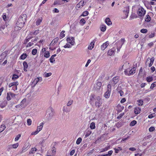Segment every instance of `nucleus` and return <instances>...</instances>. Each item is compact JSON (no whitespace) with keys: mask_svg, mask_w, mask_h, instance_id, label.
<instances>
[{"mask_svg":"<svg viewBox=\"0 0 156 156\" xmlns=\"http://www.w3.org/2000/svg\"><path fill=\"white\" fill-rule=\"evenodd\" d=\"M27 16L26 14H22L20 16L16 23L17 27L21 28L23 26L26 21Z\"/></svg>","mask_w":156,"mask_h":156,"instance_id":"obj_1","label":"nucleus"},{"mask_svg":"<svg viewBox=\"0 0 156 156\" xmlns=\"http://www.w3.org/2000/svg\"><path fill=\"white\" fill-rule=\"evenodd\" d=\"M74 40V38L73 37H68L66 39L67 43L63 47L65 48H71L75 43Z\"/></svg>","mask_w":156,"mask_h":156,"instance_id":"obj_2","label":"nucleus"},{"mask_svg":"<svg viewBox=\"0 0 156 156\" xmlns=\"http://www.w3.org/2000/svg\"><path fill=\"white\" fill-rule=\"evenodd\" d=\"M44 125V123L41 122L39 125V126H37V129L35 131L32 132L31 134V135H36L40 131H41Z\"/></svg>","mask_w":156,"mask_h":156,"instance_id":"obj_3","label":"nucleus"},{"mask_svg":"<svg viewBox=\"0 0 156 156\" xmlns=\"http://www.w3.org/2000/svg\"><path fill=\"white\" fill-rule=\"evenodd\" d=\"M146 11L142 7L139 6L138 7L137 13L140 16L144 15L146 13Z\"/></svg>","mask_w":156,"mask_h":156,"instance_id":"obj_4","label":"nucleus"},{"mask_svg":"<svg viewBox=\"0 0 156 156\" xmlns=\"http://www.w3.org/2000/svg\"><path fill=\"white\" fill-rule=\"evenodd\" d=\"M54 110L51 108H49L47 110L46 114L48 119H50L54 115Z\"/></svg>","mask_w":156,"mask_h":156,"instance_id":"obj_5","label":"nucleus"},{"mask_svg":"<svg viewBox=\"0 0 156 156\" xmlns=\"http://www.w3.org/2000/svg\"><path fill=\"white\" fill-rule=\"evenodd\" d=\"M136 68L134 67L132 69L129 71L127 70H125L124 71L125 74L127 76H130L134 74L135 72Z\"/></svg>","mask_w":156,"mask_h":156,"instance_id":"obj_6","label":"nucleus"},{"mask_svg":"<svg viewBox=\"0 0 156 156\" xmlns=\"http://www.w3.org/2000/svg\"><path fill=\"white\" fill-rule=\"evenodd\" d=\"M42 80V78L41 77H38L35 78L32 82V85L33 86H35L39 81Z\"/></svg>","mask_w":156,"mask_h":156,"instance_id":"obj_7","label":"nucleus"},{"mask_svg":"<svg viewBox=\"0 0 156 156\" xmlns=\"http://www.w3.org/2000/svg\"><path fill=\"white\" fill-rule=\"evenodd\" d=\"M101 85L102 83L101 82H97L94 87L95 89L97 91H99L100 90Z\"/></svg>","mask_w":156,"mask_h":156,"instance_id":"obj_8","label":"nucleus"},{"mask_svg":"<svg viewBox=\"0 0 156 156\" xmlns=\"http://www.w3.org/2000/svg\"><path fill=\"white\" fill-rule=\"evenodd\" d=\"M101 98L99 96L97 98V100L95 101V105L98 107H99L101 104Z\"/></svg>","mask_w":156,"mask_h":156,"instance_id":"obj_9","label":"nucleus"},{"mask_svg":"<svg viewBox=\"0 0 156 156\" xmlns=\"http://www.w3.org/2000/svg\"><path fill=\"white\" fill-rule=\"evenodd\" d=\"M129 8L128 6H126L124 8L123 12L126 17H127L129 13Z\"/></svg>","mask_w":156,"mask_h":156,"instance_id":"obj_10","label":"nucleus"},{"mask_svg":"<svg viewBox=\"0 0 156 156\" xmlns=\"http://www.w3.org/2000/svg\"><path fill=\"white\" fill-rule=\"evenodd\" d=\"M86 4V2L84 1L81 0L80 1L78 4L76 5V7L78 8H80L81 7H83L84 5Z\"/></svg>","mask_w":156,"mask_h":156,"instance_id":"obj_11","label":"nucleus"},{"mask_svg":"<svg viewBox=\"0 0 156 156\" xmlns=\"http://www.w3.org/2000/svg\"><path fill=\"white\" fill-rule=\"evenodd\" d=\"M109 44L108 41H106L102 44L101 46V48L102 50H104L106 48Z\"/></svg>","mask_w":156,"mask_h":156,"instance_id":"obj_12","label":"nucleus"},{"mask_svg":"<svg viewBox=\"0 0 156 156\" xmlns=\"http://www.w3.org/2000/svg\"><path fill=\"white\" fill-rule=\"evenodd\" d=\"M141 111V109L140 108L136 107L134 108V112L136 114H139Z\"/></svg>","mask_w":156,"mask_h":156,"instance_id":"obj_13","label":"nucleus"},{"mask_svg":"<svg viewBox=\"0 0 156 156\" xmlns=\"http://www.w3.org/2000/svg\"><path fill=\"white\" fill-rule=\"evenodd\" d=\"M149 59L150 60V62L149 64V67H151L152 66V64H153L154 58V57H152L151 58H148L147 60L146 63L147 62V61L149 60Z\"/></svg>","mask_w":156,"mask_h":156,"instance_id":"obj_14","label":"nucleus"},{"mask_svg":"<svg viewBox=\"0 0 156 156\" xmlns=\"http://www.w3.org/2000/svg\"><path fill=\"white\" fill-rule=\"evenodd\" d=\"M110 91L109 90H107L104 94V96L106 98H108L110 96Z\"/></svg>","mask_w":156,"mask_h":156,"instance_id":"obj_15","label":"nucleus"},{"mask_svg":"<svg viewBox=\"0 0 156 156\" xmlns=\"http://www.w3.org/2000/svg\"><path fill=\"white\" fill-rule=\"evenodd\" d=\"M58 40V38L56 37L50 43V45L51 46H53L55 44H56Z\"/></svg>","mask_w":156,"mask_h":156,"instance_id":"obj_16","label":"nucleus"},{"mask_svg":"<svg viewBox=\"0 0 156 156\" xmlns=\"http://www.w3.org/2000/svg\"><path fill=\"white\" fill-rule=\"evenodd\" d=\"M119 77L115 76L112 79V81L114 84H116L119 80Z\"/></svg>","mask_w":156,"mask_h":156,"instance_id":"obj_17","label":"nucleus"},{"mask_svg":"<svg viewBox=\"0 0 156 156\" xmlns=\"http://www.w3.org/2000/svg\"><path fill=\"white\" fill-rule=\"evenodd\" d=\"M19 84L18 82L16 81L15 82L9 84L8 86L9 87H14L15 86H17Z\"/></svg>","mask_w":156,"mask_h":156,"instance_id":"obj_18","label":"nucleus"},{"mask_svg":"<svg viewBox=\"0 0 156 156\" xmlns=\"http://www.w3.org/2000/svg\"><path fill=\"white\" fill-rule=\"evenodd\" d=\"M115 51V50L114 48L109 50L108 52V55L110 56L114 54Z\"/></svg>","mask_w":156,"mask_h":156,"instance_id":"obj_19","label":"nucleus"},{"mask_svg":"<svg viewBox=\"0 0 156 156\" xmlns=\"http://www.w3.org/2000/svg\"><path fill=\"white\" fill-rule=\"evenodd\" d=\"M95 42L94 41H92L90 44L89 45L88 49L89 50L92 49L94 47V45Z\"/></svg>","mask_w":156,"mask_h":156,"instance_id":"obj_20","label":"nucleus"},{"mask_svg":"<svg viewBox=\"0 0 156 156\" xmlns=\"http://www.w3.org/2000/svg\"><path fill=\"white\" fill-rule=\"evenodd\" d=\"M105 22L108 25H110L112 24L110 19L109 18H107L105 20Z\"/></svg>","mask_w":156,"mask_h":156,"instance_id":"obj_21","label":"nucleus"},{"mask_svg":"<svg viewBox=\"0 0 156 156\" xmlns=\"http://www.w3.org/2000/svg\"><path fill=\"white\" fill-rule=\"evenodd\" d=\"M56 56V54H54L50 58V62L51 63H53L55 61V59L54 58Z\"/></svg>","mask_w":156,"mask_h":156,"instance_id":"obj_22","label":"nucleus"},{"mask_svg":"<svg viewBox=\"0 0 156 156\" xmlns=\"http://www.w3.org/2000/svg\"><path fill=\"white\" fill-rule=\"evenodd\" d=\"M42 17L39 18L36 21V25L37 26L39 25L42 22Z\"/></svg>","mask_w":156,"mask_h":156,"instance_id":"obj_23","label":"nucleus"},{"mask_svg":"<svg viewBox=\"0 0 156 156\" xmlns=\"http://www.w3.org/2000/svg\"><path fill=\"white\" fill-rule=\"evenodd\" d=\"M115 153H118L120 151L122 150V148L121 147H118L117 148H114Z\"/></svg>","mask_w":156,"mask_h":156,"instance_id":"obj_24","label":"nucleus"},{"mask_svg":"<svg viewBox=\"0 0 156 156\" xmlns=\"http://www.w3.org/2000/svg\"><path fill=\"white\" fill-rule=\"evenodd\" d=\"M151 20V18L149 15H147L146 16L145 18V21L146 22H149Z\"/></svg>","mask_w":156,"mask_h":156,"instance_id":"obj_25","label":"nucleus"},{"mask_svg":"<svg viewBox=\"0 0 156 156\" xmlns=\"http://www.w3.org/2000/svg\"><path fill=\"white\" fill-rule=\"evenodd\" d=\"M113 152V151H110L108 152V153L107 154H102L101 155V156H110L112 155Z\"/></svg>","mask_w":156,"mask_h":156,"instance_id":"obj_26","label":"nucleus"},{"mask_svg":"<svg viewBox=\"0 0 156 156\" xmlns=\"http://www.w3.org/2000/svg\"><path fill=\"white\" fill-rule=\"evenodd\" d=\"M7 105V103L6 101H3L0 104V107L2 108L6 106Z\"/></svg>","mask_w":156,"mask_h":156,"instance_id":"obj_27","label":"nucleus"},{"mask_svg":"<svg viewBox=\"0 0 156 156\" xmlns=\"http://www.w3.org/2000/svg\"><path fill=\"white\" fill-rule=\"evenodd\" d=\"M106 26L105 25H102L101 26V30L102 32L105 31L106 30Z\"/></svg>","mask_w":156,"mask_h":156,"instance_id":"obj_28","label":"nucleus"},{"mask_svg":"<svg viewBox=\"0 0 156 156\" xmlns=\"http://www.w3.org/2000/svg\"><path fill=\"white\" fill-rule=\"evenodd\" d=\"M39 32V30H35L34 32H31L30 34V35H37V34H38Z\"/></svg>","mask_w":156,"mask_h":156,"instance_id":"obj_29","label":"nucleus"},{"mask_svg":"<svg viewBox=\"0 0 156 156\" xmlns=\"http://www.w3.org/2000/svg\"><path fill=\"white\" fill-rule=\"evenodd\" d=\"M63 111L64 112H68L70 111V109L67 106H64Z\"/></svg>","mask_w":156,"mask_h":156,"instance_id":"obj_30","label":"nucleus"},{"mask_svg":"<svg viewBox=\"0 0 156 156\" xmlns=\"http://www.w3.org/2000/svg\"><path fill=\"white\" fill-rule=\"evenodd\" d=\"M32 37L30 36H29L28 37H27L24 41V44H27Z\"/></svg>","mask_w":156,"mask_h":156,"instance_id":"obj_31","label":"nucleus"},{"mask_svg":"<svg viewBox=\"0 0 156 156\" xmlns=\"http://www.w3.org/2000/svg\"><path fill=\"white\" fill-rule=\"evenodd\" d=\"M44 56L46 58H48L50 56V52L49 51H46L44 53Z\"/></svg>","mask_w":156,"mask_h":156,"instance_id":"obj_32","label":"nucleus"},{"mask_svg":"<svg viewBox=\"0 0 156 156\" xmlns=\"http://www.w3.org/2000/svg\"><path fill=\"white\" fill-rule=\"evenodd\" d=\"M5 126L4 125H2L0 126V133L2 132L5 128Z\"/></svg>","mask_w":156,"mask_h":156,"instance_id":"obj_33","label":"nucleus"},{"mask_svg":"<svg viewBox=\"0 0 156 156\" xmlns=\"http://www.w3.org/2000/svg\"><path fill=\"white\" fill-rule=\"evenodd\" d=\"M90 128L92 129H94L95 128V124L94 122H92L90 124Z\"/></svg>","mask_w":156,"mask_h":156,"instance_id":"obj_34","label":"nucleus"},{"mask_svg":"<svg viewBox=\"0 0 156 156\" xmlns=\"http://www.w3.org/2000/svg\"><path fill=\"white\" fill-rule=\"evenodd\" d=\"M10 95H12V93L9 92L7 93V99L8 101L10 100L11 99Z\"/></svg>","mask_w":156,"mask_h":156,"instance_id":"obj_35","label":"nucleus"},{"mask_svg":"<svg viewBox=\"0 0 156 156\" xmlns=\"http://www.w3.org/2000/svg\"><path fill=\"white\" fill-rule=\"evenodd\" d=\"M27 55L26 53L23 54L20 56V58L21 59L24 60L27 57Z\"/></svg>","mask_w":156,"mask_h":156,"instance_id":"obj_36","label":"nucleus"},{"mask_svg":"<svg viewBox=\"0 0 156 156\" xmlns=\"http://www.w3.org/2000/svg\"><path fill=\"white\" fill-rule=\"evenodd\" d=\"M73 103V101L72 100H70L67 103V106H70Z\"/></svg>","mask_w":156,"mask_h":156,"instance_id":"obj_37","label":"nucleus"},{"mask_svg":"<svg viewBox=\"0 0 156 156\" xmlns=\"http://www.w3.org/2000/svg\"><path fill=\"white\" fill-rule=\"evenodd\" d=\"M153 80V77L152 76H148L146 78V80L148 82L152 81Z\"/></svg>","mask_w":156,"mask_h":156,"instance_id":"obj_38","label":"nucleus"},{"mask_svg":"<svg viewBox=\"0 0 156 156\" xmlns=\"http://www.w3.org/2000/svg\"><path fill=\"white\" fill-rule=\"evenodd\" d=\"M91 131L90 130H88L86 132L85 135V137H87L90 135L91 133Z\"/></svg>","mask_w":156,"mask_h":156,"instance_id":"obj_39","label":"nucleus"},{"mask_svg":"<svg viewBox=\"0 0 156 156\" xmlns=\"http://www.w3.org/2000/svg\"><path fill=\"white\" fill-rule=\"evenodd\" d=\"M27 101V99L26 98H24L23 99L21 102L20 103V104L21 105V106L22 107L24 105V104Z\"/></svg>","mask_w":156,"mask_h":156,"instance_id":"obj_40","label":"nucleus"},{"mask_svg":"<svg viewBox=\"0 0 156 156\" xmlns=\"http://www.w3.org/2000/svg\"><path fill=\"white\" fill-rule=\"evenodd\" d=\"M65 31H62L60 34V38H62L65 36Z\"/></svg>","mask_w":156,"mask_h":156,"instance_id":"obj_41","label":"nucleus"},{"mask_svg":"<svg viewBox=\"0 0 156 156\" xmlns=\"http://www.w3.org/2000/svg\"><path fill=\"white\" fill-rule=\"evenodd\" d=\"M82 139L81 137L78 138L76 141V144H79L82 141Z\"/></svg>","mask_w":156,"mask_h":156,"instance_id":"obj_42","label":"nucleus"},{"mask_svg":"<svg viewBox=\"0 0 156 156\" xmlns=\"http://www.w3.org/2000/svg\"><path fill=\"white\" fill-rule=\"evenodd\" d=\"M52 74L51 73H45L44 74V76L45 77H48L50 76Z\"/></svg>","mask_w":156,"mask_h":156,"instance_id":"obj_43","label":"nucleus"},{"mask_svg":"<svg viewBox=\"0 0 156 156\" xmlns=\"http://www.w3.org/2000/svg\"><path fill=\"white\" fill-rule=\"evenodd\" d=\"M19 78L18 76L16 74H13L12 75V79L13 80L17 79Z\"/></svg>","mask_w":156,"mask_h":156,"instance_id":"obj_44","label":"nucleus"},{"mask_svg":"<svg viewBox=\"0 0 156 156\" xmlns=\"http://www.w3.org/2000/svg\"><path fill=\"white\" fill-rule=\"evenodd\" d=\"M136 123V121L135 120L132 121L130 124V126H134Z\"/></svg>","mask_w":156,"mask_h":156,"instance_id":"obj_45","label":"nucleus"},{"mask_svg":"<svg viewBox=\"0 0 156 156\" xmlns=\"http://www.w3.org/2000/svg\"><path fill=\"white\" fill-rule=\"evenodd\" d=\"M88 13H89L88 11H85L81 15V16H87L88 15Z\"/></svg>","mask_w":156,"mask_h":156,"instance_id":"obj_46","label":"nucleus"},{"mask_svg":"<svg viewBox=\"0 0 156 156\" xmlns=\"http://www.w3.org/2000/svg\"><path fill=\"white\" fill-rule=\"evenodd\" d=\"M110 146H108L102 149V150L101 151V152H104L105 151H107L109 149Z\"/></svg>","mask_w":156,"mask_h":156,"instance_id":"obj_47","label":"nucleus"},{"mask_svg":"<svg viewBox=\"0 0 156 156\" xmlns=\"http://www.w3.org/2000/svg\"><path fill=\"white\" fill-rule=\"evenodd\" d=\"M32 123V121L30 119H28L27 120V124L29 126H30Z\"/></svg>","mask_w":156,"mask_h":156,"instance_id":"obj_48","label":"nucleus"},{"mask_svg":"<svg viewBox=\"0 0 156 156\" xmlns=\"http://www.w3.org/2000/svg\"><path fill=\"white\" fill-rule=\"evenodd\" d=\"M138 105L139 106H141L143 105V101L142 100H138Z\"/></svg>","mask_w":156,"mask_h":156,"instance_id":"obj_49","label":"nucleus"},{"mask_svg":"<svg viewBox=\"0 0 156 156\" xmlns=\"http://www.w3.org/2000/svg\"><path fill=\"white\" fill-rule=\"evenodd\" d=\"M34 43L32 42H30L28 43L26 46L27 48L30 47L34 45Z\"/></svg>","mask_w":156,"mask_h":156,"instance_id":"obj_50","label":"nucleus"},{"mask_svg":"<svg viewBox=\"0 0 156 156\" xmlns=\"http://www.w3.org/2000/svg\"><path fill=\"white\" fill-rule=\"evenodd\" d=\"M37 52V50L36 49H33L32 51V54L34 55H35Z\"/></svg>","mask_w":156,"mask_h":156,"instance_id":"obj_51","label":"nucleus"},{"mask_svg":"<svg viewBox=\"0 0 156 156\" xmlns=\"http://www.w3.org/2000/svg\"><path fill=\"white\" fill-rule=\"evenodd\" d=\"M13 148H16L19 146V144L18 143H16L13 144H12Z\"/></svg>","mask_w":156,"mask_h":156,"instance_id":"obj_52","label":"nucleus"},{"mask_svg":"<svg viewBox=\"0 0 156 156\" xmlns=\"http://www.w3.org/2000/svg\"><path fill=\"white\" fill-rule=\"evenodd\" d=\"M140 32L142 33L145 34L147 32V30L145 29H143L140 30Z\"/></svg>","mask_w":156,"mask_h":156,"instance_id":"obj_53","label":"nucleus"},{"mask_svg":"<svg viewBox=\"0 0 156 156\" xmlns=\"http://www.w3.org/2000/svg\"><path fill=\"white\" fill-rule=\"evenodd\" d=\"M20 136H21V135L20 134H18V135H17L15 138V141H18L20 139Z\"/></svg>","mask_w":156,"mask_h":156,"instance_id":"obj_54","label":"nucleus"},{"mask_svg":"<svg viewBox=\"0 0 156 156\" xmlns=\"http://www.w3.org/2000/svg\"><path fill=\"white\" fill-rule=\"evenodd\" d=\"M156 86V82H155L153 83L150 87V88L151 89H153L154 88V87H155Z\"/></svg>","mask_w":156,"mask_h":156,"instance_id":"obj_55","label":"nucleus"},{"mask_svg":"<svg viewBox=\"0 0 156 156\" xmlns=\"http://www.w3.org/2000/svg\"><path fill=\"white\" fill-rule=\"evenodd\" d=\"M37 150L36 148H32L31 149V152L32 153H34L37 151Z\"/></svg>","mask_w":156,"mask_h":156,"instance_id":"obj_56","label":"nucleus"},{"mask_svg":"<svg viewBox=\"0 0 156 156\" xmlns=\"http://www.w3.org/2000/svg\"><path fill=\"white\" fill-rule=\"evenodd\" d=\"M155 35V33L154 32H152L151 34L149 36V38H152Z\"/></svg>","mask_w":156,"mask_h":156,"instance_id":"obj_57","label":"nucleus"},{"mask_svg":"<svg viewBox=\"0 0 156 156\" xmlns=\"http://www.w3.org/2000/svg\"><path fill=\"white\" fill-rule=\"evenodd\" d=\"M23 68H27L28 66L27 62H24L23 63Z\"/></svg>","mask_w":156,"mask_h":156,"instance_id":"obj_58","label":"nucleus"},{"mask_svg":"<svg viewBox=\"0 0 156 156\" xmlns=\"http://www.w3.org/2000/svg\"><path fill=\"white\" fill-rule=\"evenodd\" d=\"M7 150L9 151L11 149L13 148L12 144L8 145L7 147Z\"/></svg>","mask_w":156,"mask_h":156,"instance_id":"obj_59","label":"nucleus"},{"mask_svg":"<svg viewBox=\"0 0 156 156\" xmlns=\"http://www.w3.org/2000/svg\"><path fill=\"white\" fill-rule=\"evenodd\" d=\"M2 17L3 19L4 20V21H6V14L5 13H4L2 16Z\"/></svg>","mask_w":156,"mask_h":156,"instance_id":"obj_60","label":"nucleus"},{"mask_svg":"<svg viewBox=\"0 0 156 156\" xmlns=\"http://www.w3.org/2000/svg\"><path fill=\"white\" fill-rule=\"evenodd\" d=\"M80 22L81 23H83L84 24L85 23L86 21L84 18H82L80 20Z\"/></svg>","mask_w":156,"mask_h":156,"instance_id":"obj_61","label":"nucleus"},{"mask_svg":"<svg viewBox=\"0 0 156 156\" xmlns=\"http://www.w3.org/2000/svg\"><path fill=\"white\" fill-rule=\"evenodd\" d=\"M154 128L152 126L149 129V131L150 132H152L154 131Z\"/></svg>","mask_w":156,"mask_h":156,"instance_id":"obj_62","label":"nucleus"},{"mask_svg":"<svg viewBox=\"0 0 156 156\" xmlns=\"http://www.w3.org/2000/svg\"><path fill=\"white\" fill-rule=\"evenodd\" d=\"M45 51H46V49L45 48H43L42 49V50L41 51L40 54H42L44 52L45 53Z\"/></svg>","mask_w":156,"mask_h":156,"instance_id":"obj_63","label":"nucleus"},{"mask_svg":"<svg viewBox=\"0 0 156 156\" xmlns=\"http://www.w3.org/2000/svg\"><path fill=\"white\" fill-rule=\"evenodd\" d=\"M90 62H91V60L90 59H88L87 60V62L85 65V66L86 67H87L89 65V64Z\"/></svg>","mask_w":156,"mask_h":156,"instance_id":"obj_64","label":"nucleus"}]
</instances>
